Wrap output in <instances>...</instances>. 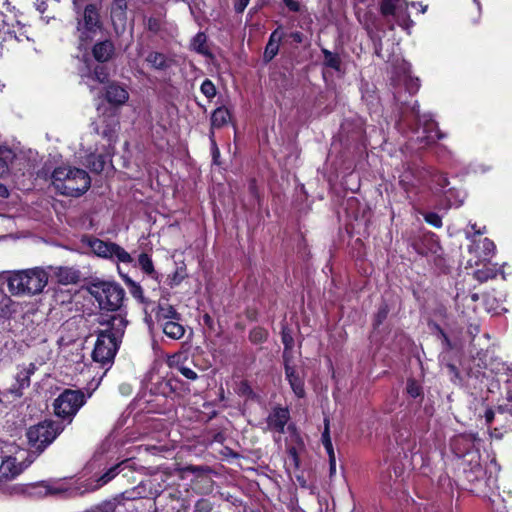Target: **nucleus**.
Masks as SVG:
<instances>
[{
  "instance_id": "4d7b16f0",
  "label": "nucleus",
  "mask_w": 512,
  "mask_h": 512,
  "mask_svg": "<svg viewBox=\"0 0 512 512\" xmlns=\"http://www.w3.org/2000/svg\"><path fill=\"white\" fill-rule=\"evenodd\" d=\"M484 417H485L486 424L489 426L495 418L494 410H492L491 408L487 409L485 411Z\"/></svg>"
},
{
  "instance_id": "3c124183",
  "label": "nucleus",
  "mask_w": 512,
  "mask_h": 512,
  "mask_svg": "<svg viewBox=\"0 0 512 512\" xmlns=\"http://www.w3.org/2000/svg\"><path fill=\"white\" fill-rule=\"evenodd\" d=\"M250 0H235L234 1V10L236 13H243L246 7L248 6Z\"/></svg>"
},
{
  "instance_id": "58836bf2",
  "label": "nucleus",
  "mask_w": 512,
  "mask_h": 512,
  "mask_svg": "<svg viewBox=\"0 0 512 512\" xmlns=\"http://www.w3.org/2000/svg\"><path fill=\"white\" fill-rule=\"evenodd\" d=\"M406 390L413 398H417L422 395V388L415 380H409L407 382Z\"/></svg>"
},
{
  "instance_id": "774afa93",
  "label": "nucleus",
  "mask_w": 512,
  "mask_h": 512,
  "mask_svg": "<svg viewBox=\"0 0 512 512\" xmlns=\"http://www.w3.org/2000/svg\"><path fill=\"white\" fill-rule=\"evenodd\" d=\"M185 470L190 471L192 473H196V472H199L201 470V467L188 466V467L185 468Z\"/></svg>"
},
{
  "instance_id": "864d4df0",
  "label": "nucleus",
  "mask_w": 512,
  "mask_h": 512,
  "mask_svg": "<svg viewBox=\"0 0 512 512\" xmlns=\"http://www.w3.org/2000/svg\"><path fill=\"white\" fill-rule=\"evenodd\" d=\"M286 7L293 12H298L300 10V4L296 0H283Z\"/></svg>"
},
{
  "instance_id": "473e14b6",
  "label": "nucleus",
  "mask_w": 512,
  "mask_h": 512,
  "mask_svg": "<svg viewBox=\"0 0 512 512\" xmlns=\"http://www.w3.org/2000/svg\"><path fill=\"white\" fill-rule=\"evenodd\" d=\"M403 85H404V89L408 92L409 96H412L413 94H415L420 87L418 78H413V77L407 76V75L403 79Z\"/></svg>"
},
{
  "instance_id": "423d86ee",
  "label": "nucleus",
  "mask_w": 512,
  "mask_h": 512,
  "mask_svg": "<svg viewBox=\"0 0 512 512\" xmlns=\"http://www.w3.org/2000/svg\"><path fill=\"white\" fill-rule=\"evenodd\" d=\"M85 402L86 398L81 390L65 389L53 402L54 413L71 423Z\"/></svg>"
},
{
  "instance_id": "680f3d73",
  "label": "nucleus",
  "mask_w": 512,
  "mask_h": 512,
  "mask_svg": "<svg viewBox=\"0 0 512 512\" xmlns=\"http://www.w3.org/2000/svg\"><path fill=\"white\" fill-rule=\"evenodd\" d=\"M0 197H2V198H8L9 197V190L2 183H0Z\"/></svg>"
},
{
  "instance_id": "052dcab7",
  "label": "nucleus",
  "mask_w": 512,
  "mask_h": 512,
  "mask_svg": "<svg viewBox=\"0 0 512 512\" xmlns=\"http://www.w3.org/2000/svg\"><path fill=\"white\" fill-rule=\"evenodd\" d=\"M329 455V463H330V472L331 474L335 473L336 471V459L335 454H328Z\"/></svg>"
},
{
  "instance_id": "37998d69",
  "label": "nucleus",
  "mask_w": 512,
  "mask_h": 512,
  "mask_svg": "<svg viewBox=\"0 0 512 512\" xmlns=\"http://www.w3.org/2000/svg\"><path fill=\"white\" fill-rule=\"evenodd\" d=\"M194 508L195 512H210L213 506L209 500L202 498L195 503Z\"/></svg>"
},
{
  "instance_id": "9b49d317",
  "label": "nucleus",
  "mask_w": 512,
  "mask_h": 512,
  "mask_svg": "<svg viewBox=\"0 0 512 512\" xmlns=\"http://www.w3.org/2000/svg\"><path fill=\"white\" fill-rule=\"evenodd\" d=\"M284 368L286 379L289 382L292 391L298 398H303L305 396L303 376H301L295 367L291 365V360L284 361Z\"/></svg>"
},
{
  "instance_id": "393cba45",
  "label": "nucleus",
  "mask_w": 512,
  "mask_h": 512,
  "mask_svg": "<svg viewBox=\"0 0 512 512\" xmlns=\"http://www.w3.org/2000/svg\"><path fill=\"white\" fill-rule=\"evenodd\" d=\"M146 61L156 70H165L170 67V61L164 54L159 52H150L146 57Z\"/></svg>"
},
{
  "instance_id": "a18cd8bd",
  "label": "nucleus",
  "mask_w": 512,
  "mask_h": 512,
  "mask_svg": "<svg viewBox=\"0 0 512 512\" xmlns=\"http://www.w3.org/2000/svg\"><path fill=\"white\" fill-rule=\"evenodd\" d=\"M127 9L126 0H112V13L119 11L121 15H124Z\"/></svg>"
},
{
  "instance_id": "ea45409f",
  "label": "nucleus",
  "mask_w": 512,
  "mask_h": 512,
  "mask_svg": "<svg viewBox=\"0 0 512 512\" xmlns=\"http://www.w3.org/2000/svg\"><path fill=\"white\" fill-rule=\"evenodd\" d=\"M484 258L490 257L494 254L496 246L494 242L488 238H484L481 242Z\"/></svg>"
},
{
  "instance_id": "c03bdc74",
  "label": "nucleus",
  "mask_w": 512,
  "mask_h": 512,
  "mask_svg": "<svg viewBox=\"0 0 512 512\" xmlns=\"http://www.w3.org/2000/svg\"><path fill=\"white\" fill-rule=\"evenodd\" d=\"M266 338H267V332L260 328L254 329L250 333V339L256 343L263 342Z\"/></svg>"
},
{
  "instance_id": "c85d7f7f",
  "label": "nucleus",
  "mask_w": 512,
  "mask_h": 512,
  "mask_svg": "<svg viewBox=\"0 0 512 512\" xmlns=\"http://www.w3.org/2000/svg\"><path fill=\"white\" fill-rule=\"evenodd\" d=\"M192 47L193 49L202 55H208V49L206 46V36L204 33H198L194 36L192 40Z\"/></svg>"
},
{
  "instance_id": "bb28decb",
  "label": "nucleus",
  "mask_w": 512,
  "mask_h": 512,
  "mask_svg": "<svg viewBox=\"0 0 512 512\" xmlns=\"http://www.w3.org/2000/svg\"><path fill=\"white\" fill-rule=\"evenodd\" d=\"M157 317L159 320H162L164 322L169 321V320H179L180 319L179 313L176 311V309L173 306H171L169 304L159 305Z\"/></svg>"
},
{
  "instance_id": "cd10ccee",
  "label": "nucleus",
  "mask_w": 512,
  "mask_h": 512,
  "mask_svg": "<svg viewBox=\"0 0 512 512\" xmlns=\"http://www.w3.org/2000/svg\"><path fill=\"white\" fill-rule=\"evenodd\" d=\"M402 9L400 0H382L381 13L384 16L393 15L398 16V12Z\"/></svg>"
},
{
  "instance_id": "412c9836",
  "label": "nucleus",
  "mask_w": 512,
  "mask_h": 512,
  "mask_svg": "<svg viewBox=\"0 0 512 512\" xmlns=\"http://www.w3.org/2000/svg\"><path fill=\"white\" fill-rule=\"evenodd\" d=\"M29 40L25 27L19 22H17V25L13 26L12 29H8L4 37V42L6 43H10L12 41L23 43L25 41L28 42Z\"/></svg>"
},
{
  "instance_id": "2f4dec72",
  "label": "nucleus",
  "mask_w": 512,
  "mask_h": 512,
  "mask_svg": "<svg viewBox=\"0 0 512 512\" xmlns=\"http://www.w3.org/2000/svg\"><path fill=\"white\" fill-rule=\"evenodd\" d=\"M138 263L140 268L147 274L152 275L155 273L154 266L151 258L146 253L139 255Z\"/></svg>"
},
{
  "instance_id": "ddd939ff",
  "label": "nucleus",
  "mask_w": 512,
  "mask_h": 512,
  "mask_svg": "<svg viewBox=\"0 0 512 512\" xmlns=\"http://www.w3.org/2000/svg\"><path fill=\"white\" fill-rule=\"evenodd\" d=\"M35 371L36 365L34 363L20 367L15 377L16 384L10 389L11 393L16 396H21L23 394V390L30 386V377L35 373Z\"/></svg>"
},
{
  "instance_id": "c756f323",
  "label": "nucleus",
  "mask_w": 512,
  "mask_h": 512,
  "mask_svg": "<svg viewBox=\"0 0 512 512\" xmlns=\"http://www.w3.org/2000/svg\"><path fill=\"white\" fill-rule=\"evenodd\" d=\"M322 443L328 454H333V445L330 437V422L328 418L324 419V431L322 433Z\"/></svg>"
},
{
  "instance_id": "c9c22d12",
  "label": "nucleus",
  "mask_w": 512,
  "mask_h": 512,
  "mask_svg": "<svg viewBox=\"0 0 512 512\" xmlns=\"http://www.w3.org/2000/svg\"><path fill=\"white\" fill-rule=\"evenodd\" d=\"M118 505H121V502L118 495H116L112 499L103 501L99 505V509L101 512H114Z\"/></svg>"
},
{
  "instance_id": "7c9ffc66",
  "label": "nucleus",
  "mask_w": 512,
  "mask_h": 512,
  "mask_svg": "<svg viewBox=\"0 0 512 512\" xmlns=\"http://www.w3.org/2000/svg\"><path fill=\"white\" fill-rule=\"evenodd\" d=\"M123 279L125 283L129 286L130 293L132 294V296L143 302L144 295L142 287L138 283L133 281L131 278H129L127 275H123Z\"/></svg>"
},
{
  "instance_id": "bf43d9fd",
  "label": "nucleus",
  "mask_w": 512,
  "mask_h": 512,
  "mask_svg": "<svg viewBox=\"0 0 512 512\" xmlns=\"http://www.w3.org/2000/svg\"><path fill=\"white\" fill-rule=\"evenodd\" d=\"M36 8L37 10L40 12V13H44L47 9V4H46V0H37L36 3Z\"/></svg>"
},
{
  "instance_id": "72a5a7b5",
  "label": "nucleus",
  "mask_w": 512,
  "mask_h": 512,
  "mask_svg": "<svg viewBox=\"0 0 512 512\" xmlns=\"http://www.w3.org/2000/svg\"><path fill=\"white\" fill-rule=\"evenodd\" d=\"M93 80L98 81L99 83H106L109 79V74L107 69L103 66H96L94 70L89 75Z\"/></svg>"
},
{
  "instance_id": "de8ad7c7",
  "label": "nucleus",
  "mask_w": 512,
  "mask_h": 512,
  "mask_svg": "<svg viewBox=\"0 0 512 512\" xmlns=\"http://www.w3.org/2000/svg\"><path fill=\"white\" fill-rule=\"evenodd\" d=\"M59 276L61 278L60 280L61 281H65L66 283L73 282L77 278L75 273L71 272L68 269H61L60 273H59Z\"/></svg>"
},
{
  "instance_id": "0e129e2a",
  "label": "nucleus",
  "mask_w": 512,
  "mask_h": 512,
  "mask_svg": "<svg viewBox=\"0 0 512 512\" xmlns=\"http://www.w3.org/2000/svg\"><path fill=\"white\" fill-rule=\"evenodd\" d=\"M471 228L474 230V235H482L486 232V228L477 229L476 224H471Z\"/></svg>"
},
{
  "instance_id": "6ab92c4d",
  "label": "nucleus",
  "mask_w": 512,
  "mask_h": 512,
  "mask_svg": "<svg viewBox=\"0 0 512 512\" xmlns=\"http://www.w3.org/2000/svg\"><path fill=\"white\" fill-rule=\"evenodd\" d=\"M149 494L146 483L140 482L137 486L132 489L126 490L120 494H118V499H120L121 504L124 501H133L141 498L147 497Z\"/></svg>"
},
{
  "instance_id": "338daca9",
  "label": "nucleus",
  "mask_w": 512,
  "mask_h": 512,
  "mask_svg": "<svg viewBox=\"0 0 512 512\" xmlns=\"http://www.w3.org/2000/svg\"><path fill=\"white\" fill-rule=\"evenodd\" d=\"M113 132H114V129L110 128L109 130H103V131L101 132V134H102L104 137L111 138V137H112Z\"/></svg>"
},
{
  "instance_id": "a211bd4d",
  "label": "nucleus",
  "mask_w": 512,
  "mask_h": 512,
  "mask_svg": "<svg viewBox=\"0 0 512 512\" xmlns=\"http://www.w3.org/2000/svg\"><path fill=\"white\" fill-rule=\"evenodd\" d=\"M475 439V436L471 434L456 436L452 442L455 453L458 456H463L469 452L474 446Z\"/></svg>"
},
{
  "instance_id": "20e7f679",
  "label": "nucleus",
  "mask_w": 512,
  "mask_h": 512,
  "mask_svg": "<svg viewBox=\"0 0 512 512\" xmlns=\"http://www.w3.org/2000/svg\"><path fill=\"white\" fill-rule=\"evenodd\" d=\"M90 293L98 302L100 309L111 312L121 308L125 297L124 289L120 285L111 282L92 284Z\"/></svg>"
},
{
  "instance_id": "f3484780",
  "label": "nucleus",
  "mask_w": 512,
  "mask_h": 512,
  "mask_svg": "<svg viewBox=\"0 0 512 512\" xmlns=\"http://www.w3.org/2000/svg\"><path fill=\"white\" fill-rule=\"evenodd\" d=\"M115 47L110 40L98 42L93 47V56L99 62H106L114 55Z\"/></svg>"
},
{
  "instance_id": "dca6fc26",
  "label": "nucleus",
  "mask_w": 512,
  "mask_h": 512,
  "mask_svg": "<svg viewBox=\"0 0 512 512\" xmlns=\"http://www.w3.org/2000/svg\"><path fill=\"white\" fill-rule=\"evenodd\" d=\"M129 98L125 88L117 84H111L106 89V99L113 105H123Z\"/></svg>"
},
{
  "instance_id": "a19ab883",
  "label": "nucleus",
  "mask_w": 512,
  "mask_h": 512,
  "mask_svg": "<svg viewBox=\"0 0 512 512\" xmlns=\"http://www.w3.org/2000/svg\"><path fill=\"white\" fill-rule=\"evenodd\" d=\"M424 219L427 223L434 226L435 228H440L442 226L441 217L434 212H429L424 215Z\"/></svg>"
},
{
  "instance_id": "4468645a",
  "label": "nucleus",
  "mask_w": 512,
  "mask_h": 512,
  "mask_svg": "<svg viewBox=\"0 0 512 512\" xmlns=\"http://www.w3.org/2000/svg\"><path fill=\"white\" fill-rule=\"evenodd\" d=\"M130 460H124L112 467H110L105 473L98 477L94 484L91 485L90 490H97L110 481H112L117 475L123 472L125 469L130 468Z\"/></svg>"
},
{
  "instance_id": "79ce46f5",
  "label": "nucleus",
  "mask_w": 512,
  "mask_h": 512,
  "mask_svg": "<svg viewBox=\"0 0 512 512\" xmlns=\"http://www.w3.org/2000/svg\"><path fill=\"white\" fill-rule=\"evenodd\" d=\"M494 276L495 273L490 269H480L474 272V277L480 282H486Z\"/></svg>"
},
{
  "instance_id": "13d9d810",
  "label": "nucleus",
  "mask_w": 512,
  "mask_h": 512,
  "mask_svg": "<svg viewBox=\"0 0 512 512\" xmlns=\"http://www.w3.org/2000/svg\"><path fill=\"white\" fill-rule=\"evenodd\" d=\"M210 140H211V146H212V151H213V157H214V159H216V157L219 155V150H218V147L214 140V132L213 131H211V133H210Z\"/></svg>"
},
{
  "instance_id": "4be33fe9",
  "label": "nucleus",
  "mask_w": 512,
  "mask_h": 512,
  "mask_svg": "<svg viewBox=\"0 0 512 512\" xmlns=\"http://www.w3.org/2000/svg\"><path fill=\"white\" fill-rule=\"evenodd\" d=\"M179 320H169L163 322V332L171 339H180L185 333L184 327L178 322Z\"/></svg>"
},
{
  "instance_id": "5701e85b",
  "label": "nucleus",
  "mask_w": 512,
  "mask_h": 512,
  "mask_svg": "<svg viewBox=\"0 0 512 512\" xmlns=\"http://www.w3.org/2000/svg\"><path fill=\"white\" fill-rule=\"evenodd\" d=\"M231 119L230 111L226 107H218L211 115V127L221 128Z\"/></svg>"
},
{
  "instance_id": "a878e982",
  "label": "nucleus",
  "mask_w": 512,
  "mask_h": 512,
  "mask_svg": "<svg viewBox=\"0 0 512 512\" xmlns=\"http://www.w3.org/2000/svg\"><path fill=\"white\" fill-rule=\"evenodd\" d=\"M281 339H282V343L284 345L283 361L291 360V358H292V348L294 346V339H293V336H292V332L286 326H283V328H282Z\"/></svg>"
},
{
  "instance_id": "f03ea898",
  "label": "nucleus",
  "mask_w": 512,
  "mask_h": 512,
  "mask_svg": "<svg viewBox=\"0 0 512 512\" xmlns=\"http://www.w3.org/2000/svg\"><path fill=\"white\" fill-rule=\"evenodd\" d=\"M5 280L13 296H33L43 291L48 283V274L44 269L35 267L7 272Z\"/></svg>"
},
{
  "instance_id": "2eb2a0df",
  "label": "nucleus",
  "mask_w": 512,
  "mask_h": 512,
  "mask_svg": "<svg viewBox=\"0 0 512 512\" xmlns=\"http://www.w3.org/2000/svg\"><path fill=\"white\" fill-rule=\"evenodd\" d=\"M283 38L284 32L281 28H277L271 33L263 55L265 62H270L277 55Z\"/></svg>"
},
{
  "instance_id": "09e8293b",
  "label": "nucleus",
  "mask_w": 512,
  "mask_h": 512,
  "mask_svg": "<svg viewBox=\"0 0 512 512\" xmlns=\"http://www.w3.org/2000/svg\"><path fill=\"white\" fill-rule=\"evenodd\" d=\"M178 370L187 379L195 380L198 377L197 373L194 370H192L191 368H189V367L179 366Z\"/></svg>"
},
{
  "instance_id": "6e6552de",
  "label": "nucleus",
  "mask_w": 512,
  "mask_h": 512,
  "mask_svg": "<svg viewBox=\"0 0 512 512\" xmlns=\"http://www.w3.org/2000/svg\"><path fill=\"white\" fill-rule=\"evenodd\" d=\"M101 29V21L97 7L88 4L83 13V19L78 21L77 30L81 41L91 40Z\"/></svg>"
},
{
  "instance_id": "e433bc0d",
  "label": "nucleus",
  "mask_w": 512,
  "mask_h": 512,
  "mask_svg": "<svg viewBox=\"0 0 512 512\" xmlns=\"http://www.w3.org/2000/svg\"><path fill=\"white\" fill-rule=\"evenodd\" d=\"M186 277L185 270L182 268L177 269L172 275L168 276V285L170 287L178 286Z\"/></svg>"
},
{
  "instance_id": "49530a36",
  "label": "nucleus",
  "mask_w": 512,
  "mask_h": 512,
  "mask_svg": "<svg viewBox=\"0 0 512 512\" xmlns=\"http://www.w3.org/2000/svg\"><path fill=\"white\" fill-rule=\"evenodd\" d=\"M394 99L401 106H405L407 104V100L402 95V86L394 85Z\"/></svg>"
},
{
  "instance_id": "e2e57ef3",
  "label": "nucleus",
  "mask_w": 512,
  "mask_h": 512,
  "mask_svg": "<svg viewBox=\"0 0 512 512\" xmlns=\"http://www.w3.org/2000/svg\"><path fill=\"white\" fill-rule=\"evenodd\" d=\"M490 436L495 437L496 439H501L503 437V434L500 432L498 428H494L490 431Z\"/></svg>"
},
{
  "instance_id": "7ed1b4c3",
  "label": "nucleus",
  "mask_w": 512,
  "mask_h": 512,
  "mask_svg": "<svg viewBox=\"0 0 512 512\" xmlns=\"http://www.w3.org/2000/svg\"><path fill=\"white\" fill-rule=\"evenodd\" d=\"M51 179L57 192L71 197L81 196L91 185L90 176L85 170L71 166L55 168Z\"/></svg>"
},
{
  "instance_id": "1a4fd4ad",
  "label": "nucleus",
  "mask_w": 512,
  "mask_h": 512,
  "mask_svg": "<svg viewBox=\"0 0 512 512\" xmlns=\"http://www.w3.org/2000/svg\"><path fill=\"white\" fill-rule=\"evenodd\" d=\"M410 109L414 116V119L419 123V125L423 126V133L426 134L425 136L418 137V139H420L421 142L429 144L431 142H434L436 139L442 138V135L437 129L436 123L431 119L430 115L420 114L419 105L417 102H414Z\"/></svg>"
},
{
  "instance_id": "5fc2aeb1",
  "label": "nucleus",
  "mask_w": 512,
  "mask_h": 512,
  "mask_svg": "<svg viewBox=\"0 0 512 512\" xmlns=\"http://www.w3.org/2000/svg\"><path fill=\"white\" fill-rule=\"evenodd\" d=\"M11 299L5 294L4 290L0 288V307H8Z\"/></svg>"
},
{
  "instance_id": "69168bd1",
  "label": "nucleus",
  "mask_w": 512,
  "mask_h": 512,
  "mask_svg": "<svg viewBox=\"0 0 512 512\" xmlns=\"http://www.w3.org/2000/svg\"><path fill=\"white\" fill-rule=\"evenodd\" d=\"M291 37L293 38L294 41H296L297 43H301L302 42V34L300 32H293L291 34Z\"/></svg>"
},
{
  "instance_id": "b1692460",
  "label": "nucleus",
  "mask_w": 512,
  "mask_h": 512,
  "mask_svg": "<svg viewBox=\"0 0 512 512\" xmlns=\"http://www.w3.org/2000/svg\"><path fill=\"white\" fill-rule=\"evenodd\" d=\"M15 159V153L6 146H0V176L9 172L10 165Z\"/></svg>"
},
{
  "instance_id": "f704fd0d",
  "label": "nucleus",
  "mask_w": 512,
  "mask_h": 512,
  "mask_svg": "<svg viewBox=\"0 0 512 512\" xmlns=\"http://www.w3.org/2000/svg\"><path fill=\"white\" fill-rule=\"evenodd\" d=\"M325 64L335 70L340 68V58L338 55L330 52L329 50L323 49Z\"/></svg>"
},
{
  "instance_id": "0eeeda50",
  "label": "nucleus",
  "mask_w": 512,
  "mask_h": 512,
  "mask_svg": "<svg viewBox=\"0 0 512 512\" xmlns=\"http://www.w3.org/2000/svg\"><path fill=\"white\" fill-rule=\"evenodd\" d=\"M87 245L98 257L124 264H130L133 262V258L130 253L115 242L90 237L87 240Z\"/></svg>"
},
{
  "instance_id": "9d476101",
  "label": "nucleus",
  "mask_w": 512,
  "mask_h": 512,
  "mask_svg": "<svg viewBox=\"0 0 512 512\" xmlns=\"http://www.w3.org/2000/svg\"><path fill=\"white\" fill-rule=\"evenodd\" d=\"M32 462L33 459H30L27 464H23L18 462L17 457H6L0 465V481H7L15 478Z\"/></svg>"
},
{
  "instance_id": "6e6d98bb",
  "label": "nucleus",
  "mask_w": 512,
  "mask_h": 512,
  "mask_svg": "<svg viewBox=\"0 0 512 512\" xmlns=\"http://www.w3.org/2000/svg\"><path fill=\"white\" fill-rule=\"evenodd\" d=\"M496 410L500 414L508 413V414H510L512 416V405H510V404L499 405L496 408Z\"/></svg>"
},
{
  "instance_id": "603ef678",
  "label": "nucleus",
  "mask_w": 512,
  "mask_h": 512,
  "mask_svg": "<svg viewBox=\"0 0 512 512\" xmlns=\"http://www.w3.org/2000/svg\"><path fill=\"white\" fill-rule=\"evenodd\" d=\"M105 165V159L103 156H98L97 160L92 163V169L96 172H100L103 170Z\"/></svg>"
},
{
  "instance_id": "39448f33",
  "label": "nucleus",
  "mask_w": 512,
  "mask_h": 512,
  "mask_svg": "<svg viewBox=\"0 0 512 512\" xmlns=\"http://www.w3.org/2000/svg\"><path fill=\"white\" fill-rule=\"evenodd\" d=\"M63 430L64 426L62 423L53 420H45L31 426L27 430L26 435L30 446L41 453Z\"/></svg>"
},
{
  "instance_id": "f257e3e1",
  "label": "nucleus",
  "mask_w": 512,
  "mask_h": 512,
  "mask_svg": "<svg viewBox=\"0 0 512 512\" xmlns=\"http://www.w3.org/2000/svg\"><path fill=\"white\" fill-rule=\"evenodd\" d=\"M96 321L99 328L92 357L94 361L105 365L113 361L128 322L121 314H100Z\"/></svg>"
},
{
  "instance_id": "f8f14e48",
  "label": "nucleus",
  "mask_w": 512,
  "mask_h": 512,
  "mask_svg": "<svg viewBox=\"0 0 512 512\" xmlns=\"http://www.w3.org/2000/svg\"><path fill=\"white\" fill-rule=\"evenodd\" d=\"M290 419L289 410L282 407H276L267 417V428L278 433H284L285 426Z\"/></svg>"
},
{
  "instance_id": "aec40b11",
  "label": "nucleus",
  "mask_w": 512,
  "mask_h": 512,
  "mask_svg": "<svg viewBox=\"0 0 512 512\" xmlns=\"http://www.w3.org/2000/svg\"><path fill=\"white\" fill-rule=\"evenodd\" d=\"M67 489L62 487H56L53 485H50L47 482H40L37 484H34L31 486V492L32 494H37L39 496H47V495H60L63 493H66Z\"/></svg>"
},
{
  "instance_id": "4c0bfd02",
  "label": "nucleus",
  "mask_w": 512,
  "mask_h": 512,
  "mask_svg": "<svg viewBox=\"0 0 512 512\" xmlns=\"http://www.w3.org/2000/svg\"><path fill=\"white\" fill-rule=\"evenodd\" d=\"M201 92L209 99L213 98L216 95V88L213 82L209 79H206L201 84Z\"/></svg>"
},
{
  "instance_id": "8fccbe9b",
  "label": "nucleus",
  "mask_w": 512,
  "mask_h": 512,
  "mask_svg": "<svg viewBox=\"0 0 512 512\" xmlns=\"http://www.w3.org/2000/svg\"><path fill=\"white\" fill-rule=\"evenodd\" d=\"M388 315V308L386 305L379 308L377 315H376V324L380 325L387 317Z\"/></svg>"
}]
</instances>
